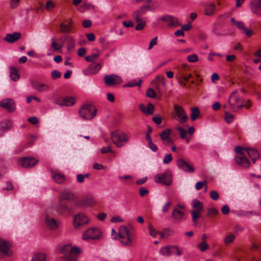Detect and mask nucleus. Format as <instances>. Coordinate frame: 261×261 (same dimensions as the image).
I'll list each match as a JSON object with an SVG mask.
<instances>
[{
    "mask_svg": "<svg viewBox=\"0 0 261 261\" xmlns=\"http://www.w3.org/2000/svg\"><path fill=\"white\" fill-rule=\"evenodd\" d=\"M59 254H63V259L69 261H75L76 256L81 253L80 248L73 247L71 244L62 246L59 249Z\"/></svg>",
    "mask_w": 261,
    "mask_h": 261,
    "instance_id": "obj_1",
    "label": "nucleus"
},
{
    "mask_svg": "<svg viewBox=\"0 0 261 261\" xmlns=\"http://www.w3.org/2000/svg\"><path fill=\"white\" fill-rule=\"evenodd\" d=\"M111 136L113 143L118 148L126 144L129 139V136L125 133L118 130L112 132Z\"/></svg>",
    "mask_w": 261,
    "mask_h": 261,
    "instance_id": "obj_2",
    "label": "nucleus"
},
{
    "mask_svg": "<svg viewBox=\"0 0 261 261\" xmlns=\"http://www.w3.org/2000/svg\"><path fill=\"white\" fill-rule=\"evenodd\" d=\"M228 102L231 111L233 112H236L244 107H245L246 109L250 107V106L243 105L242 98L239 96L236 92H233L231 94Z\"/></svg>",
    "mask_w": 261,
    "mask_h": 261,
    "instance_id": "obj_3",
    "label": "nucleus"
},
{
    "mask_svg": "<svg viewBox=\"0 0 261 261\" xmlns=\"http://www.w3.org/2000/svg\"><path fill=\"white\" fill-rule=\"evenodd\" d=\"M96 111L97 110L93 105H85L80 108L79 114L84 119L91 120L95 116Z\"/></svg>",
    "mask_w": 261,
    "mask_h": 261,
    "instance_id": "obj_4",
    "label": "nucleus"
},
{
    "mask_svg": "<svg viewBox=\"0 0 261 261\" xmlns=\"http://www.w3.org/2000/svg\"><path fill=\"white\" fill-rule=\"evenodd\" d=\"M156 183L162 184L169 186L172 182V175L170 170H166L164 172L158 174L154 177Z\"/></svg>",
    "mask_w": 261,
    "mask_h": 261,
    "instance_id": "obj_5",
    "label": "nucleus"
},
{
    "mask_svg": "<svg viewBox=\"0 0 261 261\" xmlns=\"http://www.w3.org/2000/svg\"><path fill=\"white\" fill-rule=\"evenodd\" d=\"M119 237L121 243L126 246H130L132 244V239L129 235V231L125 226H121L119 228Z\"/></svg>",
    "mask_w": 261,
    "mask_h": 261,
    "instance_id": "obj_6",
    "label": "nucleus"
},
{
    "mask_svg": "<svg viewBox=\"0 0 261 261\" xmlns=\"http://www.w3.org/2000/svg\"><path fill=\"white\" fill-rule=\"evenodd\" d=\"M103 80L105 84L109 87H115L122 82L121 77L115 74L105 75Z\"/></svg>",
    "mask_w": 261,
    "mask_h": 261,
    "instance_id": "obj_7",
    "label": "nucleus"
},
{
    "mask_svg": "<svg viewBox=\"0 0 261 261\" xmlns=\"http://www.w3.org/2000/svg\"><path fill=\"white\" fill-rule=\"evenodd\" d=\"M73 211L72 207L69 202H59L58 206L56 207V211L60 216L70 215Z\"/></svg>",
    "mask_w": 261,
    "mask_h": 261,
    "instance_id": "obj_8",
    "label": "nucleus"
},
{
    "mask_svg": "<svg viewBox=\"0 0 261 261\" xmlns=\"http://www.w3.org/2000/svg\"><path fill=\"white\" fill-rule=\"evenodd\" d=\"M89 222V219L84 213H80L74 217L73 225L74 228H80L82 225H85Z\"/></svg>",
    "mask_w": 261,
    "mask_h": 261,
    "instance_id": "obj_9",
    "label": "nucleus"
},
{
    "mask_svg": "<svg viewBox=\"0 0 261 261\" xmlns=\"http://www.w3.org/2000/svg\"><path fill=\"white\" fill-rule=\"evenodd\" d=\"M100 236V231L96 228L88 229L83 235V239L85 240L90 239L96 240L99 239Z\"/></svg>",
    "mask_w": 261,
    "mask_h": 261,
    "instance_id": "obj_10",
    "label": "nucleus"
},
{
    "mask_svg": "<svg viewBox=\"0 0 261 261\" xmlns=\"http://www.w3.org/2000/svg\"><path fill=\"white\" fill-rule=\"evenodd\" d=\"M174 110L175 116L178 118V122L181 124L185 123L188 118L182 107L179 105H175Z\"/></svg>",
    "mask_w": 261,
    "mask_h": 261,
    "instance_id": "obj_11",
    "label": "nucleus"
},
{
    "mask_svg": "<svg viewBox=\"0 0 261 261\" xmlns=\"http://www.w3.org/2000/svg\"><path fill=\"white\" fill-rule=\"evenodd\" d=\"M101 68V65L99 63H92L83 71L86 75H93L96 74Z\"/></svg>",
    "mask_w": 261,
    "mask_h": 261,
    "instance_id": "obj_12",
    "label": "nucleus"
},
{
    "mask_svg": "<svg viewBox=\"0 0 261 261\" xmlns=\"http://www.w3.org/2000/svg\"><path fill=\"white\" fill-rule=\"evenodd\" d=\"M19 163L23 167L30 168L34 166L38 160L34 158L22 157L19 159Z\"/></svg>",
    "mask_w": 261,
    "mask_h": 261,
    "instance_id": "obj_13",
    "label": "nucleus"
},
{
    "mask_svg": "<svg viewBox=\"0 0 261 261\" xmlns=\"http://www.w3.org/2000/svg\"><path fill=\"white\" fill-rule=\"evenodd\" d=\"M176 164L179 169L186 172L192 173L195 171L194 168L183 159H178Z\"/></svg>",
    "mask_w": 261,
    "mask_h": 261,
    "instance_id": "obj_14",
    "label": "nucleus"
},
{
    "mask_svg": "<svg viewBox=\"0 0 261 261\" xmlns=\"http://www.w3.org/2000/svg\"><path fill=\"white\" fill-rule=\"evenodd\" d=\"M60 221L59 220H56L50 217L48 215H46L45 218V225L51 230H56L59 228Z\"/></svg>",
    "mask_w": 261,
    "mask_h": 261,
    "instance_id": "obj_15",
    "label": "nucleus"
},
{
    "mask_svg": "<svg viewBox=\"0 0 261 261\" xmlns=\"http://www.w3.org/2000/svg\"><path fill=\"white\" fill-rule=\"evenodd\" d=\"M0 253L4 255L10 256L12 252L10 249V245L8 242L0 239Z\"/></svg>",
    "mask_w": 261,
    "mask_h": 261,
    "instance_id": "obj_16",
    "label": "nucleus"
},
{
    "mask_svg": "<svg viewBox=\"0 0 261 261\" xmlns=\"http://www.w3.org/2000/svg\"><path fill=\"white\" fill-rule=\"evenodd\" d=\"M236 163L244 168H248L250 163L244 154H238L235 156Z\"/></svg>",
    "mask_w": 261,
    "mask_h": 261,
    "instance_id": "obj_17",
    "label": "nucleus"
},
{
    "mask_svg": "<svg viewBox=\"0 0 261 261\" xmlns=\"http://www.w3.org/2000/svg\"><path fill=\"white\" fill-rule=\"evenodd\" d=\"M251 12L257 16L261 15V0H253L250 3Z\"/></svg>",
    "mask_w": 261,
    "mask_h": 261,
    "instance_id": "obj_18",
    "label": "nucleus"
},
{
    "mask_svg": "<svg viewBox=\"0 0 261 261\" xmlns=\"http://www.w3.org/2000/svg\"><path fill=\"white\" fill-rule=\"evenodd\" d=\"M151 7L149 6H143L141 7L140 9L135 11L133 13V16L135 18L137 22L141 21V16L143 15L147 10H150Z\"/></svg>",
    "mask_w": 261,
    "mask_h": 261,
    "instance_id": "obj_19",
    "label": "nucleus"
},
{
    "mask_svg": "<svg viewBox=\"0 0 261 261\" xmlns=\"http://www.w3.org/2000/svg\"><path fill=\"white\" fill-rule=\"evenodd\" d=\"M0 105L9 112H13L15 109V102L12 99H4L1 101Z\"/></svg>",
    "mask_w": 261,
    "mask_h": 261,
    "instance_id": "obj_20",
    "label": "nucleus"
},
{
    "mask_svg": "<svg viewBox=\"0 0 261 261\" xmlns=\"http://www.w3.org/2000/svg\"><path fill=\"white\" fill-rule=\"evenodd\" d=\"M167 22L169 27H177L180 25L177 18L170 16H165L161 18Z\"/></svg>",
    "mask_w": 261,
    "mask_h": 261,
    "instance_id": "obj_21",
    "label": "nucleus"
},
{
    "mask_svg": "<svg viewBox=\"0 0 261 261\" xmlns=\"http://www.w3.org/2000/svg\"><path fill=\"white\" fill-rule=\"evenodd\" d=\"M51 177L53 180L57 184H63L65 180L64 175L57 171L51 170Z\"/></svg>",
    "mask_w": 261,
    "mask_h": 261,
    "instance_id": "obj_22",
    "label": "nucleus"
},
{
    "mask_svg": "<svg viewBox=\"0 0 261 261\" xmlns=\"http://www.w3.org/2000/svg\"><path fill=\"white\" fill-rule=\"evenodd\" d=\"M21 34L20 33L15 32L12 34H6L4 40L7 42L10 43H13L18 40L21 37Z\"/></svg>",
    "mask_w": 261,
    "mask_h": 261,
    "instance_id": "obj_23",
    "label": "nucleus"
},
{
    "mask_svg": "<svg viewBox=\"0 0 261 261\" xmlns=\"http://www.w3.org/2000/svg\"><path fill=\"white\" fill-rule=\"evenodd\" d=\"M31 86L32 88L38 92H41L47 91L49 89L47 85L37 81H32Z\"/></svg>",
    "mask_w": 261,
    "mask_h": 261,
    "instance_id": "obj_24",
    "label": "nucleus"
},
{
    "mask_svg": "<svg viewBox=\"0 0 261 261\" xmlns=\"http://www.w3.org/2000/svg\"><path fill=\"white\" fill-rule=\"evenodd\" d=\"M139 108L146 115L152 114L154 110L153 105L151 103H148L147 107H145L143 104H140Z\"/></svg>",
    "mask_w": 261,
    "mask_h": 261,
    "instance_id": "obj_25",
    "label": "nucleus"
},
{
    "mask_svg": "<svg viewBox=\"0 0 261 261\" xmlns=\"http://www.w3.org/2000/svg\"><path fill=\"white\" fill-rule=\"evenodd\" d=\"M172 217L176 221L181 222L184 220V213L175 208L172 210Z\"/></svg>",
    "mask_w": 261,
    "mask_h": 261,
    "instance_id": "obj_26",
    "label": "nucleus"
},
{
    "mask_svg": "<svg viewBox=\"0 0 261 261\" xmlns=\"http://www.w3.org/2000/svg\"><path fill=\"white\" fill-rule=\"evenodd\" d=\"M73 200V195L68 191L62 192L59 197V202H64V200L70 201Z\"/></svg>",
    "mask_w": 261,
    "mask_h": 261,
    "instance_id": "obj_27",
    "label": "nucleus"
},
{
    "mask_svg": "<svg viewBox=\"0 0 261 261\" xmlns=\"http://www.w3.org/2000/svg\"><path fill=\"white\" fill-rule=\"evenodd\" d=\"M245 150L247 152L248 155L254 163L258 158H259V155L256 149L246 148H245Z\"/></svg>",
    "mask_w": 261,
    "mask_h": 261,
    "instance_id": "obj_28",
    "label": "nucleus"
},
{
    "mask_svg": "<svg viewBox=\"0 0 261 261\" xmlns=\"http://www.w3.org/2000/svg\"><path fill=\"white\" fill-rule=\"evenodd\" d=\"M11 125L9 120H5L0 122V136H2L8 130Z\"/></svg>",
    "mask_w": 261,
    "mask_h": 261,
    "instance_id": "obj_29",
    "label": "nucleus"
},
{
    "mask_svg": "<svg viewBox=\"0 0 261 261\" xmlns=\"http://www.w3.org/2000/svg\"><path fill=\"white\" fill-rule=\"evenodd\" d=\"M68 23L67 24L61 23L60 25V31L62 33H69L71 31L72 20L69 19L67 20Z\"/></svg>",
    "mask_w": 261,
    "mask_h": 261,
    "instance_id": "obj_30",
    "label": "nucleus"
},
{
    "mask_svg": "<svg viewBox=\"0 0 261 261\" xmlns=\"http://www.w3.org/2000/svg\"><path fill=\"white\" fill-rule=\"evenodd\" d=\"M216 9V6L214 3L207 4L205 7L204 13L206 15L211 16L214 14Z\"/></svg>",
    "mask_w": 261,
    "mask_h": 261,
    "instance_id": "obj_31",
    "label": "nucleus"
},
{
    "mask_svg": "<svg viewBox=\"0 0 261 261\" xmlns=\"http://www.w3.org/2000/svg\"><path fill=\"white\" fill-rule=\"evenodd\" d=\"M188 69L186 65H182V67L180 70V74H181V78L186 82L189 81L191 76L190 73H187L186 71Z\"/></svg>",
    "mask_w": 261,
    "mask_h": 261,
    "instance_id": "obj_32",
    "label": "nucleus"
},
{
    "mask_svg": "<svg viewBox=\"0 0 261 261\" xmlns=\"http://www.w3.org/2000/svg\"><path fill=\"white\" fill-rule=\"evenodd\" d=\"M10 75L11 80L14 81H18L20 77L18 70L14 67H10Z\"/></svg>",
    "mask_w": 261,
    "mask_h": 261,
    "instance_id": "obj_33",
    "label": "nucleus"
},
{
    "mask_svg": "<svg viewBox=\"0 0 261 261\" xmlns=\"http://www.w3.org/2000/svg\"><path fill=\"white\" fill-rule=\"evenodd\" d=\"M200 212L197 210H193L191 212L192 221L195 226L197 224L198 219L201 216Z\"/></svg>",
    "mask_w": 261,
    "mask_h": 261,
    "instance_id": "obj_34",
    "label": "nucleus"
},
{
    "mask_svg": "<svg viewBox=\"0 0 261 261\" xmlns=\"http://www.w3.org/2000/svg\"><path fill=\"white\" fill-rule=\"evenodd\" d=\"M171 131L169 129H166L164 130L161 134L160 137L162 140L168 141L169 142H171L172 140L170 138V134Z\"/></svg>",
    "mask_w": 261,
    "mask_h": 261,
    "instance_id": "obj_35",
    "label": "nucleus"
},
{
    "mask_svg": "<svg viewBox=\"0 0 261 261\" xmlns=\"http://www.w3.org/2000/svg\"><path fill=\"white\" fill-rule=\"evenodd\" d=\"M193 205L192 207L195 209L194 210H197V211L202 212L203 208V203L195 199L192 201Z\"/></svg>",
    "mask_w": 261,
    "mask_h": 261,
    "instance_id": "obj_36",
    "label": "nucleus"
},
{
    "mask_svg": "<svg viewBox=\"0 0 261 261\" xmlns=\"http://www.w3.org/2000/svg\"><path fill=\"white\" fill-rule=\"evenodd\" d=\"M99 55L100 53L97 50L96 53L92 54L91 55L86 56L85 58V59L87 62L95 63L94 61L98 58Z\"/></svg>",
    "mask_w": 261,
    "mask_h": 261,
    "instance_id": "obj_37",
    "label": "nucleus"
},
{
    "mask_svg": "<svg viewBox=\"0 0 261 261\" xmlns=\"http://www.w3.org/2000/svg\"><path fill=\"white\" fill-rule=\"evenodd\" d=\"M31 261H46V255L44 253H37L34 254Z\"/></svg>",
    "mask_w": 261,
    "mask_h": 261,
    "instance_id": "obj_38",
    "label": "nucleus"
},
{
    "mask_svg": "<svg viewBox=\"0 0 261 261\" xmlns=\"http://www.w3.org/2000/svg\"><path fill=\"white\" fill-rule=\"evenodd\" d=\"M191 119L192 121L196 120L200 115V112L198 107H194L191 109Z\"/></svg>",
    "mask_w": 261,
    "mask_h": 261,
    "instance_id": "obj_39",
    "label": "nucleus"
},
{
    "mask_svg": "<svg viewBox=\"0 0 261 261\" xmlns=\"http://www.w3.org/2000/svg\"><path fill=\"white\" fill-rule=\"evenodd\" d=\"M6 163L3 160L0 159V178L3 176V175L6 172Z\"/></svg>",
    "mask_w": 261,
    "mask_h": 261,
    "instance_id": "obj_40",
    "label": "nucleus"
},
{
    "mask_svg": "<svg viewBox=\"0 0 261 261\" xmlns=\"http://www.w3.org/2000/svg\"><path fill=\"white\" fill-rule=\"evenodd\" d=\"M75 103V100L73 97H67L63 98V105L65 106H71Z\"/></svg>",
    "mask_w": 261,
    "mask_h": 261,
    "instance_id": "obj_41",
    "label": "nucleus"
},
{
    "mask_svg": "<svg viewBox=\"0 0 261 261\" xmlns=\"http://www.w3.org/2000/svg\"><path fill=\"white\" fill-rule=\"evenodd\" d=\"M83 203L86 206L93 205L95 203L94 198L92 196L87 197L83 200Z\"/></svg>",
    "mask_w": 261,
    "mask_h": 261,
    "instance_id": "obj_42",
    "label": "nucleus"
},
{
    "mask_svg": "<svg viewBox=\"0 0 261 261\" xmlns=\"http://www.w3.org/2000/svg\"><path fill=\"white\" fill-rule=\"evenodd\" d=\"M148 229L149 234L153 238H155L160 233V231H157L151 223L148 224Z\"/></svg>",
    "mask_w": 261,
    "mask_h": 261,
    "instance_id": "obj_43",
    "label": "nucleus"
},
{
    "mask_svg": "<svg viewBox=\"0 0 261 261\" xmlns=\"http://www.w3.org/2000/svg\"><path fill=\"white\" fill-rule=\"evenodd\" d=\"M170 246L162 247L160 249V253L164 256L171 255Z\"/></svg>",
    "mask_w": 261,
    "mask_h": 261,
    "instance_id": "obj_44",
    "label": "nucleus"
},
{
    "mask_svg": "<svg viewBox=\"0 0 261 261\" xmlns=\"http://www.w3.org/2000/svg\"><path fill=\"white\" fill-rule=\"evenodd\" d=\"M66 41L67 42V49L71 50L74 47V40L72 37H68L66 38Z\"/></svg>",
    "mask_w": 261,
    "mask_h": 261,
    "instance_id": "obj_45",
    "label": "nucleus"
},
{
    "mask_svg": "<svg viewBox=\"0 0 261 261\" xmlns=\"http://www.w3.org/2000/svg\"><path fill=\"white\" fill-rule=\"evenodd\" d=\"M198 247L201 251L204 252L208 249L209 246L205 241H202V242L199 243L198 245Z\"/></svg>",
    "mask_w": 261,
    "mask_h": 261,
    "instance_id": "obj_46",
    "label": "nucleus"
},
{
    "mask_svg": "<svg viewBox=\"0 0 261 261\" xmlns=\"http://www.w3.org/2000/svg\"><path fill=\"white\" fill-rule=\"evenodd\" d=\"M218 214H219L218 210L217 208H215V207H212V208H209L207 210V213H206V215L208 217H212V216H213L217 215Z\"/></svg>",
    "mask_w": 261,
    "mask_h": 261,
    "instance_id": "obj_47",
    "label": "nucleus"
},
{
    "mask_svg": "<svg viewBox=\"0 0 261 261\" xmlns=\"http://www.w3.org/2000/svg\"><path fill=\"white\" fill-rule=\"evenodd\" d=\"M176 129L180 133V137L182 139H186V135L188 133L187 130L186 129H184L182 127L180 126H178L176 127Z\"/></svg>",
    "mask_w": 261,
    "mask_h": 261,
    "instance_id": "obj_48",
    "label": "nucleus"
},
{
    "mask_svg": "<svg viewBox=\"0 0 261 261\" xmlns=\"http://www.w3.org/2000/svg\"><path fill=\"white\" fill-rule=\"evenodd\" d=\"M236 238V236L232 233H229L224 239V243L226 244L232 243Z\"/></svg>",
    "mask_w": 261,
    "mask_h": 261,
    "instance_id": "obj_49",
    "label": "nucleus"
},
{
    "mask_svg": "<svg viewBox=\"0 0 261 261\" xmlns=\"http://www.w3.org/2000/svg\"><path fill=\"white\" fill-rule=\"evenodd\" d=\"M225 119L227 123H231L234 119V116L228 112H225Z\"/></svg>",
    "mask_w": 261,
    "mask_h": 261,
    "instance_id": "obj_50",
    "label": "nucleus"
},
{
    "mask_svg": "<svg viewBox=\"0 0 261 261\" xmlns=\"http://www.w3.org/2000/svg\"><path fill=\"white\" fill-rule=\"evenodd\" d=\"M142 82V80H139L138 82H136V81H132L127 83L124 86L126 87H134L136 86L140 87L141 83Z\"/></svg>",
    "mask_w": 261,
    "mask_h": 261,
    "instance_id": "obj_51",
    "label": "nucleus"
},
{
    "mask_svg": "<svg viewBox=\"0 0 261 261\" xmlns=\"http://www.w3.org/2000/svg\"><path fill=\"white\" fill-rule=\"evenodd\" d=\"M146 96L151 98H155L156 96V92L154 89L152 88H149L146 91Z\"/></svg>",
    "mask_w": 261,
    "mask_h": 261,
    "instance_id": "obj_52",
    "label": "nucleus"
},
{
    "mask_svg": "<svg viewBox=\"0 0 261 261\" xmlns=\"http://www.w3.org/2000/svg\"><path fill=\"white\" fill-rule=\"evenodd\" d=\"M187 60L191 63H194L198 60V57L196 54H192L187 57Z\"/></svg>",
    "mask_w": 261,
    "mask_h": 261,
    "instance_id": "obj_53",
    "label": "nucleus"
},
{
    "mask_svg": "<svg viewBox=\"0 0 261 261\" xmlns=\"http://www.w3.org/2000/svg\"><path fill=\"white\" fill-rule=\"evenodd\" d=\"M51 76L52 79L56 80L57 79L60 78L61 76V73L60 71L54 70L51 71Z\"/></svg>",
    "mask_w": 261,
    "mask_h": 261,
    "instance_id": "obj_54",
    "label": "nucleus"
},
{
    "mask_svg": "<svg viewBox=\"0 0 261 261\" xmlns=\"http://www.w3.org/2000/svg\"><path fill=\"white\" fill-rule=\"evenodd\" d=\"M210 196L211 198L213 200H217L219 198V195L218 193L216 191H212L210 192Z\"/></svg>",
    "mask_w": 261,
    "mask_h": 261,
    "instance_id": "obj_55",
    "label": "nucleus"
},
{
    "mask_svg": "<svg viewBox=\"0 0 261 261\" xmlns=\"http://www.w3.org/2000/svg\"><path fill=\"white\" fill-rule=\"evenodd\" d=\"M139 23L137 24L135 27V30L136 31H141L144 29V28L146 26V22L144 21H142L138 22Z\"/></svg>",
    "mask_w": 261,
    "mask_h": 261,
    "instance_id": "obj_56",
    "label": "nucleus"
},
{
    "mask_svg": "<svg viewBox=\"0 0 261 261\" xmlns=\"http://www.w3.org/2000/svg\"><path fill=\"white\" fill-rule=\"evenodd\" d=\"M207 181L204 180L203 181H198L195 185V188L197 190H199L202 188L204 185H207Z\"/></svg>",
    "mask_w": 261,
    "mask_h": 261,
    "instance_id": "obj_57",
    "label": "nucleus"
},
{
    "mask_svg": "<svg viewBox=\"0 0 261 261\" xmlns=\"http://www.w3.org/2000/svg\"><path fill=\"white\" fill-rule=\"evenodd\" d=\"M172 160V156L171 153L167 154L163 159V163L165 164H169Z\"/></svg>",
    "mask_w": 261,
    "mask_h": 261,
    "instance_id": "obj_58",
    "label": "nucleus"
},
{
    "mask_svg": "<svg viewBox=\"0 0 261 261\" xmlns=\"http://www.w3.org/2000/svg\"><path fill=\"white\" fill-rule=\"evenodd\" d=\"M157 39L158 37H155L150 41L149 46L148 47V50H150L154 45H155L157 44Z\"/></svg>",
    "mask_w": 261,
    "mask_h": 261,
    "instance_id": "obj_59",
    "label": "nucleus"
},
{
    "mask_svg": "<svg viewBox=\"0 0 261 261\" xmlns=\"http://www.w3.org/2000/svg\"><path fill=\"white\" fill-rule=\"evenodd\" d=\"M171 202L168 201L162 207V211L163 213H166L168 211L169 208L171 205Z\"/></svg>",
    "mask_w": 261,
    "mask_h": 261,
    "instance_id": "obj_60",
    "label": "nucleus"
},
{
    "mask_svg": "<svg viewBox=\"0 0 261 261\" xmlns=\"http://www.w3.org/2000/svg\"><path fill=\"white\" fill-rule=\"evenodd\" d=\"M20 0H11L10 2V8L11 9H14L16 8Z\"/></svg>",
    "mask_w": 261,
    "mask_h": 261,
    "instance_id": "obj_61",
    "label": "nucleus"
},
{
    "mask_svg": "<svg viewBox=\"0 0 261 261\" xmlns=\"http://www.w3.org/2000/svg\"><path fill=\"white\" fill-rule=\"evenodd\" d=\"M86 53V49L84 47H81L77 50V55L79 56L83 57Z\"/></svg>",
    "mask_w": 261,
    "mask_h": 261,
    "instance_id": "obj_62",
    "label": "nucleus"
},
{
    "mask_svg": "<svg viewBox=\"0 0 261 261\" xmlns=\"http://www.w3.org/2000/svg\"><path fill=\"white\" fill-rule=\"evenodd\" d=\"M93 168L96 170L105 169L106 167L103 166L102 164L95 163L93 164Z\"/></svg>",
    "mask_w": 261,
    "mask_h": 261,
    "instance_id": "obj_63",
    "label": "nucleus"
},
{
    "mask_svg": "<svg viewBox=\"0 0 261 261\" xmlns=\"http://www.w3.org/2000/svg\"><path fill=\"white\" fill-rule=\"evenodd\" d=\"M149 191L147 189L141 187L139 190V194L141 197H143L148 193Z\"/></svg>",
    "mask_w": 261,
    "mask_h": 261,
    "instance_id": "obj_64",
    "label": "nucleus"
}]
</instances>
